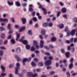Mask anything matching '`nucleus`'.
<instances>
[{"label":"nucleus","mask_w":77,"mask_h":77,"mask_svg":"<svg viewBox=\"0 0 77 77\" xmlns=\"http://www.w3.org/2000/svg\"><path fill=\"white\" fill-rule=\"evenodd\" d=\"M16 66L17 67L15 68V74H18V70L20 69V64L18 63H17L16 64Z\"/></svg>","instance_id":"obj_1"},{"label":"nucleus","mask_w":77,"mask_h":77,"mask_svg":"<svg viewBox=\"0 0 77 77\" xmlns=\"http://www.w3.org/2000/svg\"><path fill=\"white\" fill-rule=\"evenodd\" d=\"M45 63V65H46L48 66L51 64V60H49L46 61Z\"/></svg>","instance_id":"obj_2"},{"label":"nucleus","mask_w":77,"mask_h":77,"mask_svg":"<svg viewBox=\"0 0 77 77\" xmlns=\"http://www.w3.org/2000/svg\"><path fill=\"white\" fill-rule=\"evenodd\" d=\"M30 60H31V57H29V59L25 58L23 60L22 62H26V61H28V62H30Z\"/></svg>","instance_id":"obj_3"},{"label":"nucleus","mask_w":77,"mask_h":77,"mask_svg":"<svg viewBox=\"0 0 77 77\" xmlns=\"http://www.w3.org/2000/svg\"><path fill=\"white\" fill-rule=\"evenodd\" d=\"M0 21L1 22L2 21H3L4 22H8L9 21L8 20V19H2V18H0Z\"/></svg>","instance_id":"obj_4"},{"label":"nucleus","mask_w":77,"mask_h":77,"mask_svg":"<svg viewBox=\"0 0 77 77\" xmlns=\"http://www.w3.org/2000/svg\"><path fill=\"white\" fill-rule=\"evenodd\" d=\"M41 34L42 36H44L45 35V31L44 29H42L41 30Z\"/></svg>","instance_id":"obj_5"},{"label":"nucleus","mask_w":77,"mask_h":77,"mask_svg":"<svg viewBox=\"0 0 77 77\" xmlns=\"http://www.w3.org/2000/svg\"><path fill=\"white\" fill-rule=\"evenodd\" d=\"M44 42L42 40H41L40 41V48H42L43 47H44Z\"/></svg>","instance_id":"obj_6"},{"label":"nucleus","mask_w":77,"mask_h":77,"mask_svg":"<svg viewBox=\"0 0 77 77\" xmlns=\"http://www.w3.org/2000/svg\"><path fill=\"white\" fill-rule=\"evenodd\" d=\"M15 51L17 53H20V51H21V49H20V47H18L16 48Z\"/></svg>","instance_id":"obj_7"},{"label":"nucleus","mask_w":77,"mask_h":77,"mask_svg":"<svg viewBox=\"0 0 77 77\" xmlns=\"http://www.w3.org/2000/svg\"><path fill=\"white\" fill-rule=\"evenodd\" d=\"M16 35H17L16 40L18 41V39L20 38V34H18V32H16Z\"/></svg>","instance_id":"obj_8"},{"label":"nucleus","mask_w":77,"mask_h":77,"mask_svg":"<svg viewBox=\"0 0 77 77\" xmlns=\"http://www.w3.org/2000/svg\"><path fill=\"white\" fill-rule=\"evenodd\" d=\"M75 32V29H73L70 32V34L72 36H74Z\"/></svg>","instance_id":"obj_9"},{"label":"nucleus","mask_w":77,"mask_h":77,"mask_svg":"<svg viewBox=\"0 0 77 77\" xmlns=\"http://www.w3.org/2000/svg\"><path fill=\"white\" fill-rule=\"evenodd\" d=\"M21 20L23 24H24L26 23V19L25 18H22L21 19Z\"/></svg>","instance_id":"obj_10"},{"label":"nucleus","mask_w":77,"mask_h":77,"mask_svg":"<svg viewBox=\"0 0 77 77\" xmlns=\"http://www.w3.org/2000/svg\"><path fill=\"white\" fill-rule=\"evenodd\" d=\"M32 73L31 72H28V73H27V77H32Z\"/></svg>","instance_id":"obj_11"},{"label":"nucleus","mask_w":77,"mask_h":77,"mask_svg":"<svg viewBox=\"0 0 77 77\" xmlns=\"http://www.w3.org/2000/svg\"><path fill=\"white\" fill-rule=\"evenodd\" d=\"M0 37L3 39H4L5 38V34L4 33H2L0 35Z\"/></svg>","instance_id":"obj_12"},{"label":"nucleus","mask_w":77,"mask_h":77,"mask_svg":"<svg viewBox=\"0 0 77 77\" xmlns=\"http://www.w3.org/2000/svg\"><path fill=\"white\" fill-rule=\"evenodd\" d=\"M61 11L63 13H66V9L65 8H63L61 9Z\"/></svg>","instance_id":"obj_13"},{"label":"nucleus","mask_w":77,"mask_h":77,"mask_svg":"<svg viewBox=\"0 0 77 77\" xmlns=\"http://www.w3.org/2000/svg\"><path fill=\"white\" fill-rule=\"evenodd\" d=\"M65 54L66 57H69V54H70V53L69 52H67L65 53Z\"/></svg>","instance_id":"obj_14"},{"label":"nucleus","mask_w":77,"mask_h":77,"mask_svg":"<svg viewBox=\"0 0 77 77\" xmlns=\"http://www.w3.org/2000/svg\"><path fill=\"white\" fill-rule=\"evenodd\" d=\"M25 29H26V27L25 26H23L21 27L19 29V32H21L22 31H23V30H25Z\"/></svg>","instance_id":"obj_15"},{"label":"nucleus","mask_w":77,"mask_h":77,"mask_svg":"<svg viewBox=\"0 0 77 77\" xmlns=\"http://www.w3.org/2000/svg\"><path fill=\"white\" fill-rule=\"evenodd\" d=\"M69 69H72L73 68V63H71L69 66Z\"/></svg>","instance_id":"obj_16"},{"label":"nucleus","mask_w":77,"mask_h":77,"mask_svg":"<svg viewBox=\"0 0 77 77\" xmlns=\"http://www.w3.org/2000/svg\"><path fill=\"white\" fill-rule=\"evenodd\" d=\"M7 3L9 6H12L14 5V2H9V1L7 2Z\"/></svg>","instance_id":"obj_17"},{"label":"nucleus","mask_w":77,"mask_h":77,"mask_svg":"<svg viewBox=\"0 0 77 77\" xmlns=\"http://www.w3.org/2000/svg\"><path fill=\"white\" fill-rule=\"evenodd\" d=\"M38 66H43V63L42 62H40L38 63Z\"/></svg>","instance_id":"obj_18"},{"label":"nucleus","mask_w":77,"mask_h":77,"mask_svg":"<svg viewBox=\"0 0 77 77\" xmlns=\"http://www.w3.org/2000/svg\"><path fill=\"white\" fill-rule=\"evenodd\" d=\"M0 68L2 69V71L3 72H5V67H3V66L1 65L0 66Z\"/></svg>","instance_id":"obj_19"},{"label":"nucleus","mask_w":77,"mask_h":77,"mask_svg":"<svg viewBox=\"0 0 77 77\" xmlns=\"http://www.w3.org/2000/svg\"><path fill=\"white\" fill-rule=\"evenodd\" d=\"M27 43H28V42L26 40H25L23 41V43L25 45H27Z\"/></svg>","instance_id":"obj_20"},{"label":"nucleus","mask_w":77,"mask_h":77,"mask_svg":"<svg viewBox=\"0 0 77 77\" xmlns=\"http://www.w3.org/2000/svg\"><path fill=\"white\" fill-rule=\"evenodd\" d=\"M48 26V23H45L43 24V26H44V27H47Z\"/></svg>","instance_id":"obj_21"},{"label":"nucleus","mask_w":77,"mask_h":77,"mask_svg":"<svg viewBox=\"0 0 77 77\" xmlns=\"http://www.w3.org/2000/svg\"><path fill=\"white\" fill-rule=\"evenodd\" d=\"M52 42H55L56 41V38L55 37H53L51 39Z\"/></svg>","instance_id":"obj_22"},{"label":"nucleus","mask_w":77,"mask_h":77,"mask_svg":"<svg viewBox=\"0 0 77 77\" xmlns=\"http://www.w3.org/2000/svg\"><path fill=\"white\" fill-rule=\"evenodd\" d=\"M31 65L32 66H33L34 67H35V66H36V64L34 62H32L31 63Z\"/></svg>","instance_id":"obj_23"},{"label":"nucleus","mask_w":77,"mask_h":77,"mask_svg":"<svg viewBox=\"0 0 77 77\" xmlns=\"http://www.w3.org/2000/svg\"><path fill=\"white\" fill-rule=\"evenodd\" d=\"M59 26L60 29H63V28L64 25H63V24H61Z\"/></svg>","instance_id":"obj_24"},{"label":"nucleus","mask_w":77,"mask_h":77,"mask_svg":"<svg viewBox=\"0 0 77 77\" xmlns=\"http://www.w3.org/2000/svg\"><path fill=\"white\" fill-rule=\"evenodd\" d=\"M33 44L34 46H35V45L38 44V42L36 41L35 40H34L33 41Z\"/></svg>","instance_id":"obj_25"},{"label":"nucleus","mask_w":77,"mask_h":77,"mask_svg":"<svg viewBox=\"0 0 77 77\" xmlns=\"http://www.w3.org/2000/svg\"><path fill=\"white\" fill-rule=\"evenodd\" d=\"M30 48V46L28 45H26V48L27 50H29Z\"/></svg>","instance_id":"obj_26"},{"label":"nucleus","mask_w":77,"mask_h":77,"mask_svg":"<svg viewBox=\"0 0 77 77\" xmlns=\"http://www.w3.org/2000/svg\"><path fill=\"white\" fill-rule=\"evenodd\" d=\"M3 55V51L2 50H1L0 51V56H2Z\"/></svg>","instance_id":"obj_27"},{"label":"nucleus","mask_w":77,"mask_h":77,"mask_svg":"<svg viewBox=\"0 0 77 77\" xmlns=\"http://www.w3.org/2000/svg\"><path fill=\"white\" fill-rule=\"evenodd\" d=\"M3 30H5V29L2 27H0V31L2 32V31H3Z\"/></svg>","instance_id":"obj_28"},{"label":"nucleus","mask_w":77,"mask_h":77,"mask_svg":"<svg viewBox=\"0 0 77 77\" xmlns=\"http://www.w3.org/2000/svg\"><path fill=\"white\" fill-rule=\"evenodd\" d=\"M11 42L12 43V44H15V40L14 39H11Z\"/></svg>","instance_id":"obj_29"},{"label":"nucleus","mask_w":77,"mask_h":77,"mask_svg":"<svg viewBox=\"0 0 77 77\" xmlns=\"http://www.w3.org/2000/svg\"><path fill=\"white\" fill-rule=\"evenodd\" d=\"M16 5L17 6H20V3L19 2H16Z\"/></svg>","instance_id":"obj_30"},{"label":"nucleus","mask_w":77,"mask_h":77,"mask_svg":"<svg viewBox=\"0 0 77 77\" xmlns=\"http://www.w3.org/2000/svg\"><path fill=\"white\" fill-rule=\"evenodd\" d=\"M75 51V48L74 47H73L71 50V52L73 53H74V51Z\"/></svg>","instance_id":"obj_31"},{"label":"nucleus","mask_w":77,"mask_h":77,"mask_svg":"<svg viewBox=\"0 0 77 77\" xmlns=\"http://www.w3.org/2000/svg\"><path fill=\"white\" fill-rule=\"evenodd\" d=\"M32 20L33 21L35 22H36V21H37L38 20L37 19V18H36V17H34L32 19Z\"/></svg>","instance_id":"obj_32"},{"label":"nucleus","mask_w":77,"mask_h":77,"mask_svg":"<svg viewBox=\"0 0 77 77\" xmlns=\"http://www.w3.org/2000/svg\"><path fill=\"white\" fill-rule=\"evenodd\" d=\"M35 48L33 47V46H32L31 48V51H35Z\"/></svg>","instance_id":"obj_33"},{"label":"nucleus","mask_w":77,"mask_h":77,"mask_svg":"<svg viewBox=\"0 0 77 77\" xmlns=\"http://www.w3.org/2000/svg\"><path fill=\"white\" fill-rule=\"evenodd\" d=\"M28 34L29 35H32V32L31 30H29L28 31Z\"/></svg>","instance_id":"obj_34"},{"label":"nucleus","mask_w":77,"mask_h":77,"mask_svg":"<svg viewBox=\"0 0 77 77\" xmlns=\"http://www.w3.org/2000/svg\"><path fill=\"white\" fill-rule=\"evenodd\" d=\"M54 73H55V72L52 71L49 74H50V75H52L54 74Z\"/></svg>","instance_id":"obj_35"},{"label":"nucleus","mask_w":77,"mask_h":77,"mask_svg":"<svg viewBox=\"0 0 77 77\" xmlns=\"http://www.w3.org/2000/svg\"><path fill=\"white\" fill-rule=\"evenodd\" d=\"M11 24L10 23H9L8 24V29H9V30H10V29H11Z\"/></svg>","instance_id":"obj_36"},{"label":"nucleus","mask_w":77,"mask_h":77,"mask_svg":"<svg viewBox=\"0 0 77 77\" xmlns=\"http://www.w3.org/2000/svg\"><path fill=\"white\" fill-rule=\"evenodd\" d=\"M29 11L30 12H33V9L32 8H29Z\"/></svg>","instance_id":"obj_37"},{"label":"nucleus","mask_w":77,"mask_h":77,"mask_svg":"<svg viewBox=\"0 0 77 77\" xmlns=\"http://www.w3.org/2000/svg\"><path fill=\"white\" fill-rule=\"evenodd\" d=\"M37 76H38V74H36V73H35V74L33 75H32V77H37Z\"/></svg>","instance_id":"obj_38"},{"label":"nucleus","mask_w":77,"mask_h":77,"mask_svg":"<svg viewBox=\"0 0 77 77\" xmlns=\"http://www.w3.org/2000/svg\"><path fill=\"white\" fill-rule=\"evenodd\" d=\"M13 32V31L12 30V29H9V32H8V33H9V34H11V33H12Z\"/></svg>","instance_id":"obj_39"},{"label":"nucleus","mask_w":77,"mask_h":77,"mask_svg":"<svg viewBox=\"0 0 77 77\" xmlns=\"http://www.w3.org/2000/svg\"><path fill=\"white\" fill-rule=\"evenodd\" d=\"M6 73H2L1 74V75L2 76V77H5V76H6Z\"/></svg>","instance_id":"obj_40"},{"label":"nucleus","mask_w":77,"mask_h":77,"mask_svg":"<svg viewBox=\"0 0 77 77\" xmlns=\"http://www.w3.org/2000/svg\"><path fill=\"white\" fill-rule=\"evenodd\" d=\"M61 13V12H59L57 13V17H59V16L60 15V14Z\"/></svg>","instance_id":"obj_41"},{"label":"nucleus","mask_w":77,"mask_h":77,"mask_svg":"<svg viewBox=\"0 0 77 77\" xmlns=\"http://www.w3.org/2000/svg\"><path fill=\"white\" fill-rule=\"evenodd\" d=\"M13 66H14V64H10L9 65V67L10 68H12V67H13Z\"/></svg>","instance_id":"obj_42"},{"label":"nucleus","mask_w":77,"mask_h":77,"mask_svg":"<svg viewBox=\"0 0 77 77\" xmlns=\"http://www.w3.org/2000/svg\"><path fill=\"white\" fill-rule=\"evenodd\" d=\"M67 50H68V51H69L70 50H71V47L70 46H67Z\"/></svg>","instance_id":"obj_43"},{"label":"nucleus","mask_w":77,"mask_h":77,"mask_svg":"<svg viewBox=\"0 0 77 77\" xmlns=\"http://www.w3.org/2000/svg\"><path fill=\"white\" fill-rule=\"evenodd\" d=\"M15 27L16 29H19V28H20V26L18 25H15Z\"/></svg>","instance_id":"obj_44"},{"label":"nucleus","mask_w":77,"mask_h":77,"mask_svg":"<svg viewBox=\"0 0 77 77\" xmlns=\"http://www.w3.org/2000/svg\"><path fill=\"white\" fill-rule=\"evenodd\" d=\"M3 40L0 39V45L3 44Z\"/></svg>","instance_id":"obj_45"},{"label":"nucleus","mask_w":77,"mask_h":77,"mask_svg":"<svg viewBox=\"0 0 77 77\" xmlns=\"http://www.w3.org/2000/svg\"><path fill=\"white\" fill-rule=\"evenodd\" d=\"M66 75L68 77H70V73L69 72H67Z\"/></svg>","instance_id":"obj_46"},{"label":"nucleus","mask_w":77,"mask_h":77,"mask_svg":"<svg viewBox=\"0 0 77 77\" xmlns=\"http://www.w3.org/2000/svg\"><path fill=\"white\" fill-rule=\"evenodd\" d=\"M8 43V40H6L4 42V45H6Z\"/></svg>","instance_id":"obj_47"},{"label":"nucleus","mask_w":77,"mask_h":77,"mask_svg":"<svg viewBox=\"0 0 77 77\" xmlns=\"http://www.w3.org/2000/svg\"><path fill=\"white\" fill-rule=\"evenodd\" d=\"M73 38H72L71 39H70L69 40V42H70V43H71V42H73Z\"/></svg>","instance_id":"obj_48"},{"label":"nucleus","mask_w":77,"mask_h":77,"mask_svg":"<svg viewBox=\"0 0 77 77\" xmlns=\"http://www.w3.org/2000/svg\"><path fill=\"white\" fill-rule=\"evenodd\" d=\"M29 24H30L31 25L33 24V22H32V20H30L29 22Z\"/></svg>","instance_id":"obj_49"},{"label":"nucleus","mask_w":77,"mask_h":77,"mask_svg":"<svg viewBox=\"0 0 77 77\" xmlns=\"http://www.w3.org/2000/svg\"><path fill=\"white\" fill-rule=\"evenodd\" d=\"M0 49H3V50H6V48L5 47L2 46V47H0Z\"/></svg>","instance_id":"obj_50"},{"label":"nucleus","mask_w":77,"mask_h":77,"mask_svg":"<svg viewBox=\"0 0 77 77\" xmlns=\"http://www.w3.org/2000/svg\"><path fill=\"white\" fill-rule=\"evenodd\" d=\"M65 32H68L69 31L68 30V27H66L65 29Z\"/></svg>","instance_id":"obj_51"},{"label":"nucleus","mask_w":77,"mask_h":77,"mask_svg":"<svg viewBox=\"0 0 77 77\" xmlns=\"http://www.w3.org/2000/svg\"><path fill=\"white\" fill-rule=\"evenodd\" d=\"M74 60V59L73 58H72L70 60V61L71 63H72L73 62V61Z\"/></svg>","instance_id":"obj_52"},{"label":"nucleus","mask_w":77,"mask_h":77,"mask_svg":"<svg viewBox=\"0 0 77 77\" xmlns=\"http://www.w3.org/2000/svg\"><path fill=\"white\" fill-rule=\"evenodd\" d=\"M48 26H49V27H52V26H53V24L51 23L48 24Z\"/></svg>","instance_id":"obj_53"},{"label":"nucleus","mask_w":77,"mask_h":77,"mask_svg":"<svg viewBox=\"0 0 77 77\" xmlns=\"http://www.w3.org/2000/svg\"><path fill=\"white\" fill-rule=\"evenodd\" d=\"M34 60L35 61V62H38V59L37 58H34Z\"/></svg>","instance_id":"obj_54"},{"label":"nucleus","mask_w":77,"mask_h":77,"mask_svg":"<svg viewBox=\"0 0 77 77\" xmlns=\"http://www.w3.org/2000/svg\"><path fill=\"white\" fill-rule=\"evenodd\" d=\"M61 52L62 53H65V50L63 49L61 50Z\"/></svg>","instance_id":"obj_55"},{"label":"nucleus","mask_w":77,"mask_h":77,"mask_svg":"<svg viewBox=\"0 0 77 77\" xmlns=\"http://www.w3.org/2000/svg\"><path fill=\"white\" fill-rule=\"evenodd\" d=\"M56 18L55 17H54L52 18V20L53 21H55L56 20Z\"/></svg>","instance_id":"obj_56"},{"label":"nucleus","mask_w":77,"mask_h":77,"mask_svg":"<svg viewBox=\"0 0 77 77\" xmlns=\"http://www.w3.org/2000/svg\"><path fill=\"white\" fill-rule=\"evenodd\" d=\"M66 44H69V43H70V42L69 40H67L66 41Z\"/></svg>","instance_id":"obj_57"},{"label":"nucleus","mask_w":77,"mask_h":77,"mask_svg":"<svg viewBox=\"0 0 77 77\" xmlns=\"http://www.w3.org/2000/svg\"><path fill=\"white\" fill-rule=\"evenodd\" d=\"M26 5H27V4H26V3H23L22 4V6L23 7H24V6H26Z\"/></svg>","instance_id":"obj_58"},{"label":"nucleus","mask_w":77,"mask_h":77,"mask_svg":"<svg viewBox=\"0 0 77 77\" xmlns=\"http://www.w3.org/2000/svg\"><path fill=\"white\" fill-rule=\"evenodd\" d=\"M77 38H75L74 39V42H77Z\"/></svg>","instance_id":"obj_59"},{"label":"nucleus","mask_w":77,"mask_h":77,"mask_svg":"<svg viewBox=\"0 0 77 77\" xmlns=\"http://www.w3.org/2000/svg\"><path fill=\"white\" fill-rule=\"evenodd\" d=\"M48 59H49L50 60H52L53 59V57L51 56H50L48 57Z\"/></svg>","instance_id":"obj_60"},{"label":"nucleus","mask_w":77,"mask_h":77,"mask_svg":"<svg viewBox=\"0 0 77 77\" xmlns=\"http://www.w3.org/2000/svg\"><path fill=\"white\" fill-rule=\"evenodd\" d=\"M47 69H51V66H48L47 67Z\"/></svg>","instance_id":"obj_61"},{"label":"nucleus","mask_w":77,"mask_h":77,"mask_svg":"<svg viewBox=\"0 0 77 77\" xmlns=\"http://www.w3.org/2000/svg\"><path fill=\"white\" fill-rule=\"evenodd\" d=\"M69 31H68V32H67V36H69Z\"/></svg>","instance_id":"obj_62"},{"label":"nucleus","mask_w":77,"mask_h":77,"mask_svg":"<svg viewBox=\"0 0 77 77\" xmlns=\"http://www.w3.org/2000/svg\"><path fill=\"white\" fill-rule=\"evenodd\" d=\"M45 48H46V50H49V48L47 46H45L44 47Z\"/></svg>","instance_id":"obj_63"},{"label":"nucleus","mask_w":77,"mask_h":77,"mask_svg":"<svg viewBox=\"0 0 77 77\" xmlns=\"http://www.w3.org/2000/svg\"><path fill=\"white\" fill-rule=\"evenodd\" d=\"M14 57L16 58V59H18V56L17 55H15Z\"/></svg>","instance_id":"obj_64"}]
</instances>
